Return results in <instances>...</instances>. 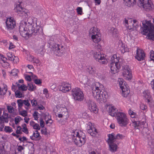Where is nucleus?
<instances>
[{
  "label": "nucleus",
  "mask_w": 154,
  "mask_h": 154,
  "mask_svg": "<svg viewBox=\"0 0 154 154\" xmlns=\"http://www.w3.org/2000/svg\"><path fill=\"white\" fill-rule=\"evenodd\" d=\"M123 23L127 29L131 31L136 30L139 25L138 22L136 20L131 18H125Z\"/></svg>",
  "instance_id": "5"
},
{
  "label": "nucleus",
  "mask_w": 154,
  "mask_h": 154,
  "mask_svg": "<svg viewBox=\"0 0 154 154\" xmlns=\"http://www.w3.org/2000/svg\"><path fill=\"white\" fill-rule=\"evenodd\" d=\"M33 128L37 130H39L40 129V127L39 125L37 123H35L34 126L33 127Z\"/></svg>",
  "instance_id": "53"
},
{
  "label": "nucleus",
  "mask_w": 154,
  "mask_h": 154,
  "mask_svg": "<svg viewBox=\"0 0 154 154\" xmlns=\"http://www.w3.org/2000/svg\"><path fill=\"white\" fill-rule=\"evenodd\" d=\"M115 117L118 123L122 127H125L129 123V120L126 114L124 112L117 111Z\"/></svg>",
  "instance_id": "4"
},
{
  "label": "nucleus",
  "mask_w": 154,
  "mask_h": 154,
  "mask_svg": "<svg viewBox=\"0 0 154 154\" xmlns=\"http://www.w3.org/2000/svg\"><path fill=\"white\" fill-rule=\"evenodd\" d=\"M125 5L128 7H131L138 0H124Z\"/></svg>",
  "instance_id": "27"
},
{
  "label": "nucleus",
  "mask_w": 154,
  "mask_h": 154,
  "mask_svg": "<svg viewBox=\"0 0 154 154\" xmlns=\"http://www.w3.org/2000/svg\"><path fill=\"white\" fill-rule=\"evenodd\" d=\"M71 88V85L66 82H63L60 86L59 89L63 93H66L69 91Z\"/></svg>",
  "instance_id": "18"
},
{
  "label": "nucleus",
  "mask_w": 154,
  "mask_h": 154,
  "mask_svg": "<svg viewBox=\"0 0 154 154\" xmlns=\"http://www.w3.org/2000/svg\"><path fill=\"white\" fill-rule=\"evenodd\" d=\"M7 60L13 61L14 63H17L19 62V59L17 57H15L11 52H9L7 54Z\"/></svg>",
  "instance_id": "22"
},
{
  "label": "nucleus",
  "mask_w": 154,
  "mask_h": 154,
  "mask_svg": "<svg viewBox=\"0 0 154 154\" xmlns=\"http://www.w3.org/2000/svg\"><path fill=\"white\" fill-rule=\"evenodd\" d=\"M122 74L124 78L127 80L131 79L132 77L131 71L129 68H125L123 70Z\"/></svg>",
  "instance_id": "20"
},
{
  "label": "nucleus",
  "mask_w": 154,
  "mask_h": 154,
  "mask_svg": "<svg viewBox=\"0 0 154 154\" xmlns=\"http://www.w3.org/2000/svg\"><path fill=\"white\" fill-rule=\"evenodd\" d=\"M28 60L31 62H33L34 61V57L30 55L28 57Z\"/></svg>",
  "instance_id": "57"
},
{
  "label": "nucleus",
  "mask_w": 154,
  "mask_h": 154,
  "mask_svg": "<svg viewBox=\"0 0 154 154\" xmlns=\"http://www.w3.org/2000/svg\"><path fill=\"white\" fill-rule=\"evenodd\" d=\"M17 102L18 104L19 110H20V109L23 106V100H17Z\"/></svg>",
  "instance_id": "44"
},
{
  "label": "nucleus",
  "mask_w": 154,
  "mask_h": 154,
  "mask_svg": "<svg viewBox=\"0 0 154 154\" xmlns=\"http://www.w3.org/2000/svg\"><path fill=\"white\" fill-rule=\"evenodd\" d=\"M109 147L110 150L112 152H114L116 150L117 146V145L114 143L109 144Z\"/></svg>",
  "instance_id": "31"
},
{
  "label": "nucleus",
  "mask_w": 154,
  "mask_h": 154,
  "mask_svg": "<svg viewBox=\"0 0 154 154\" xmlns=\"http://www.w3.org/2000/svg\"><path fill=\"white\" fill-rule=\"evenodd\" d=\"M40 126L42 128L45 126V122L42 119L40 118Z\"/></svg>",
  "instance_id": "54"
},
{
  "label": "nucleus",
  "mask_w": 154,
  "mask_h": 154,
  "mask_svg": "<svg viewBox=\"0 0 154 154\" xmlns=\"http://www.w3.org/2000/svg\"><path fill=\"white\" fill-rule=\"evenodd\" d=\"M150 60H152L154 62V51L151 50L149 53Z\"/></svg>",
  "instance_id": "46"
},
{
  "label": "nucleus",
  "mask_w": 154,
  "mask_h": 154,
  "mask_svg": "<svg viewBox=\"0 0 154 154\" xmlns=\"http://www.w3.org/2000/svg\"><path fill=\"white\" fill-rule=\"evenodd\" d=\"M93 55L94 59L98 60L100 63L102 64L106 63L107 61L104 55L100 54L99 52L93 51Z\"/></svg>",
  "instance_id": "13"
},
{
  "label": "nucleus",
  "mask_w": 154,
  "mask_h": 154,
  "mask_svg": "<svg viewBox=\"0 0 154 154\" xmlns=\"http://www.w3.org/2000/svg\"><path fill=\"white\" fill-rule=\"evenodd\" d=\"M28 89L29 91H33L35 89V86L33 85L32 83H28V86H27Z\"/></svg>",
  "instance_id": "38"
},
{
  "label": "nucleus",
  "mask_w": 154,
  "mask_h": 154,
  "mask_svg": "<svg viewBox=\"0 0 154 154\" xmlns=\"http://www.w3.org/2000/svg\"><path fill=\"white\" fill-rule=\"evenodd\" d=\"M72 135L73 141L78 146H81L85 143V134L81 131L76 130Z\"/></svg>",
  "instance_id": "2"
},
{
  "label": "nucleus",
  "mask_w": 154,
  "mask_h": 154,
  "mask_svg": "<svg viewBox=\"0 0 154 154\" xmlns=\"http://www.w3.org/2000/svg\"><path fill=\"white\" fill-rule=\"evenodd\" d=\"M4 131L6 133H10L12 131V129L10 127L5 126L4 128Z\"/></svg>",
  "instance_id": "43"
},
{
  "label": "nucleus",
  "mask_w": 154,
  "mask_h": 154,
  "mask_svg": "<svg viewBox=\"0 0 154 154\" xmlns=\"http://www.w3.org/2000/svg\"><path fill=\"white\" fill-rule=\"evenodd\" d=\"M120 88L122 91V95L124 97H127L130 93V91L127 87L126 82L122 78H119L118 80Z\"/></svg>",
  "instance_id": "10"
},
{
  "label": "nucleus",
  "mask_w": 154,
  "mask_h": 154,
  "mask_svg": "<svg viewBox=\"0 0 154 154\" xmlns=\"http://www.w3.org/2000/svg\"><path fill=\"white\" fill-rule=\"evenodd\" d=\"M15 10L20 16L24 15L25 17L28 16L29 13L28 12V11L23 8L19 5L16 6Z\"/></svg>",
  "instance_id": "16"
},
{
  "label": "nucleus",
  "mask_w": 154,
  "mask_h": 154,
  "mask_svg": "<svg viewBox=\"0 0 154 154\" xmlns=\"http://www.w3.org/2000/svg\"><path fill=\"white\" fill-rule=\"evenodd\" d=\"M22 128L20 126H18L17 127V129L16 131V133L17 134H20L21 133V130Z\"/></svg>",
  "instance_id": "55"
},
{
  "label": "nucleus",
  "mask_w": 154,
  "mask_h": 154,
  "mask_svg": "<svg viewBox=\"0 0 154 154\" xmlns=\"http://www.w3.org/2000/svg\"><path fill=\"white\" fill-rule=\"evenodd\" d=\"M92 90L93 96L97 100H104V99L106 98L107 97V95L106 94V92L103 93L101 91L99 88L96 86V85H94L92 88Z\"/></svg>",
  "instance_id": "6"
},
{
  "label": "nucleus",
  "mask_w": 154,
  "mask_h": 154,
  "mask_svg": "<svg viewBox=\"0 0 154 154\" xmlns=\"http://www.w3.org/2000/svg\"><path fill=\"white\" fill-rule=\"evenodd\" d=\"M19 113L20 115H21L25 117L27 115V112L25 110L23 111L19 110Z\"/></svg>",
  "instance_id": "45"
},
{
  "label": "nucleus",
  "mask_w": 154,
  "mask_h": 154,
  "mask_svg": "<svg viewBox=\"0 0 154 154\" xmlns=\"http://www.w3.org/2000/svg\"><path fill=\"white\" fill-rule=\"evenodd\" d=\"M41 132L42 133L44 134L45 135H46L47 133L46 128H43V129H42L41 130Z\"/></svg>",
  "instance_id": "62"
},
{
  "label": "nucleus",
  "mask_w": 154,
  "mask_h": 154,
  "mask_svg": "<svg viewBox=\"0 0 154 154\" xmlns=\"http://www.w3.org/2000/svg\"><path fill=\"white\" fill-rule=\"evenodd\" d=\"M87 131L92 136H94L97 133V129L94 127V125L90 122L87 124Z\"/></svg>",
  "instance_id": "17"
},
{
  "label": "nucleus",
  "mask_w": 154,
  "mask_h": 154,
  "mask_svg": "<svg viewBox=\"0 0 154 154\" xmlns=\"http://www.w3.org/2000/svg\"><path fill=\"white\" fill-rule=\"evenodd\" d=\"M108 139L107 142L109 144L114 143L116 139V136L113 133L108 134Z\"/></svg>",
  "instance_id": "23"
},
{
  "label": "nucleus",
  "mask_w": 154,
  "mask_h": 154,
  "mask_svg": "<svg viewBox=\"0 0 154 154\" xmlns=\"http://www.w3.org/2000/svg\"><path fill=\"white\" fill-rule=\"evenodd\" d=\"M27 23L21 21L19 26V30L20 35L24 38L28 37L31 34L29 32V27L26 26Z\"/></svg>",
  "instance_id": "7"
},
{
  "label": "nucleus",
  "mask_w": 154,
  "mask_h": 154,
  "mask_svg": "<svg viewBox=\"0 0 154 154\" xmlns=\"http://www.w3.org/2000/svg\"><path fill=\"white\" fill-rule=\"evenodd\" d=\"M44 109L45 107L42 105H38L37 108V110H43Z\"/></svg>",
  "instance_id": "61"
},
{
  "label": "nucleus",
  "mask_w": 154,
  "mask_h": 154,
  "mask_svg": "<svg viewBox=\"0 0 154 154\" xmlns=\"http://www.w3.org/2000/svg\"><path fill=\"white\" fill-rule=\"evenodd\" d=\"M23 104L26 106L25 107L26 109H28L31 106V105L29 101L28 100H23Z\"/></svg>",
  "instance_id": "39"
},
{
  "label": "nucleus",
  "mask_w": 154,
  "mask_h": 154,
  "mask_svg": "<svg viewBox=\"0 0 154 154\" xmlns=\"http://www.w3.org/2000/svg\"><path fill=\"white\" fill-rule=\"evenodd\" d=\"M7 89L6 85L4 84H1L0 85V95H5L7 92Z\"/></svg>",
  "instance_id": "26"
},
{
  "label": "nucleus",
  "mask_w": 154,
  "mask_h": 154,
  "mask_svg": "<svg viewBox=\"0 0 154 154\" xmlns=\"http://www.w3.org/2000/svg\"><path fill=\"white\" fill-rule=\"evenodd\" d=\"M71 92L73 98L75 100L81 101L83 100L84 94L80 88L77 87L73 88Z\"/></svg>",
  "instance_id": "8"
},
{
  "label": "nucleus",
  "mask_w": 154,
  "mask_h": 154,
  "mask_svg": "<svg viewBox=\"0 0 154 154\" xmlns=\"http://www.w3.org/2000/svg\"><path fill=\"white\" fill-rule=\"evenodd\" d=\"M128 113L130 116L131 118H134L137 116L136 113L131 110V109H129L128 111Z\"/></svg>",
  "instance_id": "42"
},
{
  "label": "nucleus",
  "mask_w": 154,
  "mask_h": 154,
  "mask_svg": "<svg viewBox=\"0 0 154 154\" xmlns=\"http://www.w3.org/2000/svg\"><path fill=\"white\" fill-rule=\"evenodd\" d=\"M39 113L36 111H35L32 114V116L34 118V120H37L38 118Z\"/></svg>",
  "instance_id": "47"
},
{
  "label": "nucleus",
  "mask_w": 154,
  "mask_h": 154,
  "mask_svg": "<svg viewBox=\"0 0 154 154\" xmlns=\"http://www.w3.org/2000/svg\"><path fill=\"white\" fill-rule=\"evenodd\" d=\"M140 30L143 35H146L149 39H154V26L150 21L145 20L142 21Z\"/></svg>",
  "instance_id": "1"
},
{
  "label": "nucleus",
  "mask_w": 154,
  "mask_h": 154,
  "mask_svg": "<svg viewBox=\"0 0 154 154\" xmlns=\"http://www.w3.org/2000/svg\"><path fill=\"white\" fill-rule=\"evenodd\" d=\"M6 111H4L3 112V114L2 116H1L0 117V120L3 122L8 123V114L6 112Z\"/></svg>",
  "instance_id": "24"
},
{
  "label": "nucleus",
  "mask_w": 154,
  "mask_h": 154,
  "mask_svg": "<svg viewBox=\"0 0 154 154\" xmlns=\"http://www.w3.org/2000/svg\"><path fill=\"white\" fill-rule=\"evenodd\" d=\"M19 140L21 141H23L27 140V138L25 137H20L19 138Z\"/></svg>",
  "instance_id": "63"
},
{
  "label": "nucleus",
  "mask_w": 154,
  "mask_h": 154,
  "mask_svg": "<svg viewBox=\"0 0 154 154\" xmlns=\"http://www.w3.org/2000/svg\"><path fill=\"white\" fill-rule=\"evenodd\" d=\"M7 109L8 112L12 115L14 114V108L11 106H7Z\"/></svg>",
  "instance_id": "37"
},
{
  "label": "nucleus",
  "mask_w": 154,
  "mask_h": 154,
  "mask_svg": "<svg viewBox=\"0 0 154 154\" xmlns=\"http://www.w3.org/2000/svg\"><path fill=\"white\" fill-rule=\"evenodd\" d=\"M28 24L27 23V25L26 26L29 27H31V26H32L33 24L35 23L33 21V19L31 17H29L27 20Z\"/></svg>",
  "instance_id": "36"
},
{
  "label": "nucleus",
  "mask_w": 154,
  "mask_h": 154,
  "mask_svg": "<svg viewBox=\"0 0 154 154\" xmlns=\"http://www.w3.org/2000/svg\"><path fill=\"white\" fill-rule=\"evenodd\" d=\"M151 86L154 91V79H153L151 82L150 83Z\"/></svg>",
  "instance_id": "64"
},
{
  "label": "nucleus",
  "mask_w": 154,
  "mask_h": 154,
  "mask_svg": "<svg viewBox=\"0 0 154 154\" xmlns=\"http://www.w3.org/2000/svg\"><path fill=\"white\" fill-rule=\"evenodd\" d=\"M5 23L7 28L8 29H12L16 26V22L12 17L7 18Z\"/></svg>",
  "instance_id": "19"
},
{
  "label": "nucleus",
  "mask_w": 154,
  "mask_h": 154,
  "mask_svg": "<svg viewBox=\"0 0 154 154\" xmlns=\"http://www.w3.org/2000/svg\"><path fill=\"white\" fill-rule=\"evenodd\" d=\"M87 106L89 110L95 113L98 112V109L95 102L92 100L89 99L86 100V102Z\"/></svg>",
  "instance_id": "12"
},
{
  "label": "nucleus",
  "mask_w": 154,
  "mask_h": 154,
  "mask_svg": "<svg viewBox=\"0 0 154 154\" xmlns=\"http://www.w3.org/2000/svg\"><path fill=\"white\" fill-rule=\"evenodd\" d=\"M139 122H137L134 121L133 122L132 125H133L135 128H136L138 126Z\"/></svg>",
  "instance_id": "60"
},
{
  "label": "nucleus",
  "mask_w": 154,
  "mask_h": 154,
  "mask_svg": "<svg viewBox=\"0 0 154 154\" xmlns=\"http://www.w3.org/2000/svg\"><path fill=\"white\" fill-rule=\"evenodd\" d=\"M145 57V54L143 51L137 48L135 58L139 61H141L144 59Z\"/></svg>",
  "instance_id": "21"
},
{
  "label": "nucleus",
  "mask_w": 154,
  "mask_h": 154,
  "mask_svg": "<svg viewBox=\"0 0 154 154\" xmlns=\"http://www.w3.org/2000/svg\"><path fill=\"white\" fill-rule=\"evenodd\" d=\"M40 136V134L37 131H35L33 132L32 136L30 137V138L32 140H35V138H38Z\"/></svg>",
  "instance_id": "33"
},
{
  "label": "nucleus",
  "mask_w": 154,
  "mask_h": 154,
  "mask_svg": "<svg viewBox=\"0 0 154 154\" xmlns=\"http://www.w3.org/2000/svg\"><path fill=\"white\" fill-rule=\"evenodd\" d=\"M44 119L45 120L46 124H48V123L52 124L53 122L52 120L51 119V116H49V114L45 115Z\"/></svg>",
  "instance_id": "32"
},
{
  "label": "nucleus",
  "mask_w": 154,
  "mask_h": 154,
  "mask_svg": "<svg viewBox=\"0 0 154 154\" xmlns=\"http://www.w3.org/2000/svg\"><path fill=\"white\" fill-rule=\"evenodd\" d=\"M120 59L117 57L116 54H114L111 58L110 63L109 66L111 72L112 74H115L118 72V70L120 68L121 63Z\"/></svg>",
  "instance_id": "3"
},
{
  "label": "nucleus",
  "mask_w": 154,
  "mask_h": 154,
  "mask_svg": "<svg viewBox=\"0 0 154 154\" xmlns=\"http://www.w3.org/2000/svg\"><path fill=\"white\" fill-rule=\"evenodd\" d=\"M143 96L150 106H153L154 105V103L152 100V96L150 94V93L149 90H147L144 91L143 92Z\"/></svg>",
  "instance_id": "14"
},
{
  "label": "nucleus",
  "mask_w": 154,
  "mask_h": 154,
  "mask_svg": "<svg viewBox=\"0 0 154 154\" xmlns=\"http://www.w3.org/2000/svg\"><path fill=\"white\" fill-rule=\"evenodd\" d=\"M142 133L143 135L145 136H147L150 134V131L148 129L146 128H143L142 131Z\"/></svg>",
  "instance_id": "40"
},
{
  "label": "nucleus",
  "mask_w": 154,
  "mask_h": 154,
  "mask_svg": "<svg viewBox=\"0 0 154 154\" xmlns=\"http://www.w3.org/2000/svg\"><path fill=\"white\" fill-rule=\"evenodd\" d=\"M34 82L35 84L37 85H39L41 84L42 83V82L41 80L38 79H35L34 81Z\"/></svg>",
  "instance_id": "58"
},
{
  "label": "nucleus",
  "mask_w": 154,
  "mask_h": 154,
  "mask_svg": "<svg viewBox=\"0 0 154 154\" xmlns=\"http://www.w3.org/2000/svg\"><path fill=\"white\" fill-rule=\"evenodd\" d=\"M29 32L31 33L30 36L33 35L34 36L38 35L42 31L40 26L37 25L36 23L33 24L32 26H31V27H29Z\"/></svg>",
  "instance_id": "11"
},
{
  "label": "nucleus",
  "mask_w": 154,
  "mask_h": 154,
  "mask_svg": "<svg viewBox=\"0 0 154 154\" xmlns=\"http://www.w3.org/2000/svg\"><path fill=\"white\" fill-rule=\"evenodd\" d=\"M78 14L82 15V9L81 7H78L76 8Z\"/></svg>",
  "instance_id": "51"
},
{
  "label": "nucleus",
  "mask_w": 154,
  "mask_h": 154,
  "mask_svg": "<svg viewBox=\"0 0 154 154\" xmlns=\"http://www.w3.org/2000/svg\"><path fill=\"white\" fill-rule=\"evenodd\" d=\"M21 120V118L20 116H17L15 118V122L16 124H17Z\"/></svg>",
  "instance_id": "50"
},
{
  "label": "nucleus",
  "mask_w": 154,
  "mask_h": 154,
  "mask_svg": "<svg viewBox=\"0 0 154 154\" xmlns=\"http://www.w3.org/2000/svg\"><path fill=\"white\" fill-rule=\"evenodd\" d=\"M116 139H122L125 137V136L120 134H118L116 135Z\"/></svg>",
  "instance_id": "56"
},
{
  "label": "nucleus",
  "mask_w": 154,
  "mask_h": 154,
  "mask_svg": "<svg viewBox=\"0 0 154 154\" xmlns=\"http://www.w3.org/2000/svg\"><path fill=\"white\" fill-rule=\"evenodd\" d=\"M31 102L32 106H37V102L36 100L34 99L31 100Z\"/></svg>",
  "instance_id": "49"
},
{
  "label": "nucleus",
  "mask_w": 154,
  "mask_h": 154,
  "mask_svg": "<svg viewBox=\"0 0 154 154\" xmlns=\"http://www.w3.org/2000/svg\"><path fill=\"white\" fill-rule=\"evenodd\" d=\"M140 108L142 110H146L147 109V106L143 103H141L140 105Z\"/></svg>",
  "instance_id": "52"
},
{
  "label": "nucleus",
  "mask_w": 154,
  "mask_h": 154,
  "mask_svg": "<svg viewBox=\"0 0 154 154\" xmlns=\"http://www.w3.org/2000/svg\"><path fill=\"white\" fill-rule=\"evenodd\" d=\"M137 3L140 7L141 8H143L146 11H149L152 9V3L149 0H138Z\"/></svg>",
  "instance_id": "9"
},
{
  "label": "nucleus",
  "mask_w": 154,
  "mask_h": 154,
  "mask_svg": "<svg viewBox=\"0 0 154 154\" xmlns=\"http://www.w3.org/2000/svg\"><path fill=\"white\" fill-rule=\"evenodd\" d=\"M19 72L18 70L17 69H12L10 72L11 75L14 76H17V74Z\"/></svg>",
  "instance_id": "41"
},
{
  "label": "nucleus",
  "mask_w": 154,
  "mask_h": 154,
  "mask_svg": "<svg viewBox=\"0 0 154 154\" xmlns=\"http://www.w3.org/2000/svg\"><path fill=\"white\" fill-rule=\"evenodd\" d=\"M89 33L90 36L92 35H95L99 34L97 28L94 27L91 28L90 29Z\"/></svg>",
  "instance_id": "30"
},
{
  "label": "nucleus",
  "mask_w": 154,
  "mask_h": 154,
  "mask_svg": "<svg viewBox=\"0 0 154 154\" xmlns=\"http://www.w3.org/2000/svg\"><path fill=\"white\" fill-rule=\"evenodd\" d=\"M54 53L57 56H61L64 52V48L61 45L55 44L53 46Z\"/></svg>",
  "instance_id": "15"
},
{
  "label": "nucleus",
  "mask_w": 154,
  "mask_h": 154,
  "mask_svg": "<svg viewBox=\"0 0 154 154\" xmlns=\"http://www.w3.org/2000/svg\"><path fill=\"white\" fill-rule=\"evenodd\" d=\"M16 84L19 89L23 91H26L27 90V87L25 85L23 84L21 85H20L17 83H16Z\"/></svg>",
  "instance_id": "35"
},
{
  "label": "nucleus",
  "mask_w": 154,
  "mask_h": 154,
  "mask_svg": "<svg viewBox=\"0 0 154 154\" xmlns=\"http://www.w3.org/2000/svg\"><path fill=\"white\" fill-rule=\"evenodd\" d=\"M6 60L4 59L0 60V63L5 68H7L9 66V63L6 61Z\"/></svg>",
  "instance_id": "34"
},
{
  "label": "nucleus",
  "mask_w": 154,
  "mask_h": 154,
  "mask_svg": "<svg viewBox=\"0 0 154 154\" xmlns=\"http://www.w3.org/2000/svg\"><path fill=\"white\" fill-rule=\"evenodd\" d=\"M108 112L110 115L112 116H115L116 113L117 112L116 111V108L113 106H109V107Z\"/></svg>",
  "instance_id": "28"
},
{
  "label": "nucleus",
  "mask_w": 154,
  "mask_h": 154,
  "mask_svg": "<svg viewBox=\"0 0 154 154\" xmlns=\"http://www.w3.org/2000/svg\"><path fill=\"white\" fill-rule=\"evenodd\" d=\"M87 72L91 75H94L96 73L95 68L92 66H89L87 69Z\"/></svg>",
  "instance_id": "29"
},
{
  "label": "nucleus",
  "mask_w": 154,
  "mask_h": 154,
  "mask_svg": "<svg viewBox=\"0 0 154 154\" xmlns=\"http://www.w3.org/2000/svg\"><path fill=\"white\" fill-rule=\"evenodd\" d=\"M15 94L16 95V96L17 97L20 98L21 97H22V94L19 91H17L15 92Z\"/></svg>",
  "instance_id": "48"
},
{
  "label": "nucleus",
  "mask_w": 154,
  "mask_h": 154,
  "mask_svg": "<svg viewBox=\"0 0 154 154\" xmlns=\"http://www.w3.org/2000/svg\"><path fill=\"white\" fill-rule=\"evenodd\" d=\"M92 40L95 43H98L101 40V35L100 34L91 36Z\"/></svg>",
  "instance_id": "25"
},
{
  "label": "nucleus",
  "mask_w": 154,
  "mask_h": 154,
  "mask_svg": "<svg viewBox=\"0 0 154 154\" xmlns=\"http://www.w3.org/2000/svg\"><path fill=\"white\" fill-rule=\"evenodd\" d=\"M25 126V127H23V128H22V131H23L24 133H26V134H28V129L27 128V127L26 128V126L25 125H24Z\"/></svg>",
  "instance_id": "59"
}]
</instances>
